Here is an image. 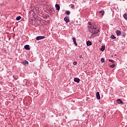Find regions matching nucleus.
Instances as JSON below:
<instances>
[{"label":"nucleus","instance_id":"obj_1","mask_svg":"<svg viewBox=\"0 0 127 127\" xmlns=\"http://www.w3.org/2000/svg\"><path fill=\"white\" fill-rule=\"evenodd\" d=\"M99 27H92V30L90 33L92 34H97V33H99Z\"/></svg>","mask_w":127,"mask_h":127},{"label":"nucleus","instance_id":"obj_2","mask_svg":"<svg viewBox=\"0 0 127 127\" xmlns=\"http://www.w3.org/2000/svg\"><path fill=\"white\" fill-rule=\"evenodd\" d=\"M64 20L66 22V23H68V22H70V19H69V17L68 16L64 17Z\"/></svg>","mask_w":127,"mask_h":127},{"label":"nucleus","instance_id":"obj_3","mask_svg":"<svg viewBox=\"0 0 127 127\" xmlns=\"http://www.w3.org/2000/svg\"><path fill=\"white\" fill-rule=\"evenodd\" d=\"M45 38V36H38L36 37V40H41V39H44Z\"/></svg>","mask_w":127,"mask_h":127},{"label":"nucleus","instance_id":"obj_4","mask_svg":"<svg viewBox=\"0 0 127 127\" xmlns=\"http://www.w3.org/2000/svg\"><path fill=\"white\" fill-rule=\"evenodd\" d=\"M96 97H97V100L101 99V96H100V92H96Z\"/></svg>","mask_w":127,"mask_h":127},{"label":"nucleus","instance_id":"obj_5","mask_svg":"<svg viewBox=\"0 0 127 127\" xmlns=\"http://www.w3.org/2000/svg\"><path fill=\"white\" fill-rule=\"evenodd\" d=\"M24 48L26 50H30V47L29 45H26L24 46Z\"/></svg>","mask_w":127,"mask_h":127},{"label":"nucleus","instance_id":"obj_6","mask_svg":"<svg viewBox=\"0 0 127 127\" xmlns=\"http://www.w3.org/2000/svg\"><path fill=\"white\" fill-rule=\"evenodd\" d=\"M117 102L118 103V104H122V105H124V104H125V103H124V102H123V101H122V100L119 99L117 100Z\"/></svg>","mask_w":127,"mask_h":127},{"label":"nucleus","instance_id":"obj_7","mask_svg":"<svg viewBox=\"0 0 127 127\" xmlns=\"http://www.w3.org/2000/svg\"><path fill=\"white\" fill-rule=\"evenodd\" d=\"M55 7L57 10H60V5L58 4H56Z\"/></svg>","mask_w":127,"mask_h":127},{"label":"nucleus","instance_id":"obj_8","mask_svg":"<svg viewBox=\"0 0 127 127\" xmlns=\"http://www.w3.org/2000/svg\"><path fill=\"white\" fill-rule=\"evenodd\" d=\"M116 33L117 36H120L121 34H122V32H121V31L120 30H116Z\"/></svg>","mask_w":127,"mask_h":127},{"label":"nucleus","instance_id":"obj_9","mask_svg":"<svg viewBox=\"0 0 127 127\" xmlns=\"http://www.w3.org/2000/svg\"><path fill=\"white\" fill-rule=\"evenodd\" d=\"M72 40H73V44H75V46H77L78 45V44H77V42H76V38H75L74 37H73Z\"/></svg>","mask_w":127,"mask_h":127},{"label":"nucleus","instance_id":"obj_10","mask_svg":"<svg viewBox=\"0 0 127 127\" xmlns=\"http://www.w3.org/2000/svg\"><path fill=\"white\" fill-rule=\"evenodd\" d=\"M22 64H23V65H28V61L25 60L23 62H22Z\"/></svg>","mask_w":127,"mask_h":127},{"label":"nucleus","instance_id":"obj_11","mask_svg":"<svg viewBox=\"0 0 127 127\" xmlns=\"http://www.w3.org/2000/svg\"><path fill=\"white\" fill-rule=\"evenodd\" d=\"M74 81L76 83H79L80 82V78L75 77L74 78Z\"/></svg>","mask_w":127,"mask_h":127},{"label":"nucleus","instance_id":"obj_12","mask_svg":"<svg viewBox=\"0 0 127 127\" xmlns=\"http://www.w3.org/2000/svg\"><path fill=\"white\" fill-rule=\"evenodd\" d=\"M86 45L87 46H91V45H92V42L90 41H88L87 42H86Z\"/></svg>","mask_w":127,"mask_h":127},{"label":"nucleus","instance_id":"obj_13","mask_svg":"<svg viewBox=\"0 0 127 127\" xmlns=\"http://www.w3.org/2000/svg\"><path fill=\"white\" fill-rule=\"evenodd\" d=\"M105 49H106V46H102L101 47V48L100 50H101V51L103 52V51H105Z\"/></svg>","mask_w":127,"mask_h":127},{"label":"nucleus","instance_id":"obj_14","mask_svg":"<svg viewBox=\"0 0 127 127\" xmlns=\"http://www.w3.org/2000/svg\"><path fill=\"white\" fill-rule=\"evenodd\" d=\"M13 78L14 79V80H17L18 79V75H13Z\"/></svg>","mask_w":127,"mask_h":127},{"label":"nucleus","instance_id":"obj_15","mask_svg":"<svg viewBox=\"0 0 127 127\" xmlns=\"http://www.w3.org/2000/svg\"><path fill=\"white\" fill-rule=\"evenodd\" d=\"M99 13L101 14V15H104L105 14V11L104 10H101L100 11H99Z\"/></svg>","mask_w":127,"mask_h":127},{"label":"nucleus","instance_id":"obj_16","mask_svg":"<svg viewBox=\"0 0 127 127\" xmlns=\"http://www.w3.org/2000/svg\"><path fill=\"white\" fill-rule=\"evenodd\" d=\"M111 39H116L117 38L114 35H112L110 37Z\"/></svg>","mask_w":127,"mask_h":127},{"label":"nucleus","instance_id":"obj_17","mask_svg":"<svg viewBox=\"0 0 127 127\" xmlns=\"http://www.w3.org/2000/svg\"><path fill=\"white\" fill-rule=\"evenodd\" d=\"M21 19V16H18L16 18V20H20Z\"/></svg>","mask_w":127,"mask_h":127},{"label":"nucleus","instance_id":"obj_18","mask_svg":"<svg viewBox=\"0 0 127 127\" xmlns=\"http://www.w3.org/2000/svg\"><path fill=\"white\" fill-rule=\"evenodd\" d=\"M123 16L125 19H127V13L124 14Z\"/></svg>","mask_w":127,"mask_h":127},{"label":"nucleus","instance_id":"obj_19","mask_svg":"<svg viewBox=\"0 0 127 127\" xmlns=\"http://www.w3.org/2000/svg\"><path fill=\"white\" fill-rule=\"evenodd\" d=\"M48 13H52V9H49L48 10Z\"/></svg>","mask_w":127,"mask_h":127},{"label":"nucleus","instance_id":"obj_20","mask_svg":"<svg viewBox=\"0 0 127 127\" xmlns=\"http://www.w3.org/2000/svg\"><path fill=\"white\" fill-rule=\"evenodd\" d=\"M87 28L88 29H89V32H91V28L92 29V26H90V25L88 26Z\"/></svg>","mask_w":127,"mask_h":127},{"label":"nucleus","instance_id":"obj_21","mask_svg":"<svg viewBox=\"0 0 127 127\" xmlns=\"http://www.w3.org/2000/svg\"><path fill=\"white\" fill-rule=\"evenodd\" d=\"M65 13L67 15H69L70 14V11L67 10L65 11Z\"/></svg>","mask_w":127,"mask_h":127},{"label":"nucleus","instance_id":"obj_22","mask_svg":"<svg viewBox=\"0 0 127 127\" xmlns=\"http://www.w3.org/2000/svg\"><path fill=\"white\" fill-rule=\"evenodd\" d=\"M115 66H116V64H115L110 65V68H115Z\"/></svg>","mask_w":127,"mask_h":127},{"label":"nucleus","instance_id":"obj_23","mask_svg":"<svg viewBox=\"0 0 127 127\" xmlns=\"http://www.w3.org/2000/svg\"><path fill=\"white\" fill-rule=\"evenodd\" d=\"M70 7H71V8H74V7H75V5H74V4H71L70 5Z\"/></svg>","mask_w":127,"mask_h":127},{"label":"nucleus","instance_id":"obj_24","mask_svg":"<svg viewBox=\"0 0 127 127\" xmlns=\"http://www.w3.org/2000/svg\"><path fill=\"white\" fill-rule=\"evenodd\" d=\"M101 61L102 63H104V62H105V59L104 58H102L101 59Z\"/></svg>","mask_w":127,"mask_h":127},{"label":"nucleus","instance_id":"obj_25","mask_svg":"<svg viewBox=\"0 0 127 127\" xmlns=\"http://www.w3.org/2000/svg\"><path fill=\"white\" fill-rule=\"evenodd\" d=\"M109 62H111V63H115V61L113 60H109Z\"/></svg>","mask_w":127,"mask_h":127},{"label":"nucleus","instance_id":"obj_26","mask_svg":"<svg viewBox=\"0 0 127 127\" xmlns=\"http://www.w3.org/2000/svg\"><path fill=\"white\" fill-rule=\"evenodd\" d=\"M122 36H123V37H126V32H123Z\"/></svg>","mask_w":127,"mask_h":127},{"label":"nucleus","instance_id":"obj_27","mask_svg":"<svg viewBox=\"0 0 127 127\" xmlns=\"http://www.w3.org/2000/svg\"><path fill=\"white\" fill-rule=\"evenodd\" d=\"M88 25H90V26H92V22H88Z\"/></svg>","mask_w":127,"mask_h":127},{"label":"nucleus","instance_id":"obj_28","mask_svg":"<svg viewBox=\"0 0 127 127\" xmlns=\"http://www.w3.org/2000/svg\"><path fill=\"white\" fill-rule=\"evenodd\" d=\"M73 65H77V62L75 61L73 62Z\"/></svg>","mask_w":127,"mask_h":127},{"label":"nucleus","instance_id":"obj_29","mask_svg":"<svg viewBox=\"0 0 127 127\" xmlns=\"http://www.w3.org/2000/svg\"><path fill=\"white\" fill-rule=\"evenodd\" d=\"M82 57H83V56H82V55H80V56H79V58L81 59V58H82Z\"/></svg>","mask_w":127,"mask_h":127}]
</instances>
